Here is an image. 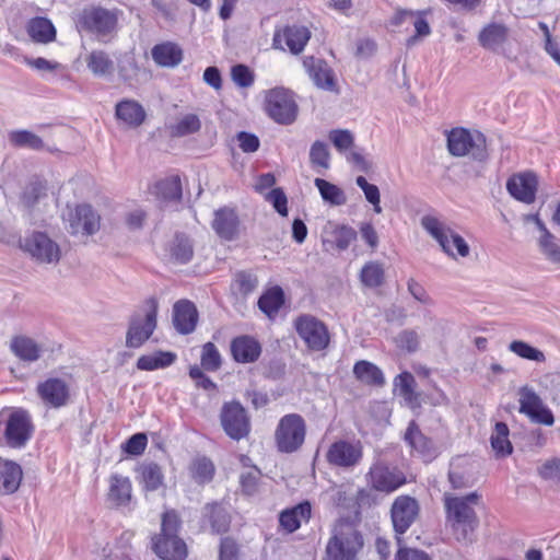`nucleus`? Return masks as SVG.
I'll return each instance as SVG.
<instances>
[{"label": "nucleus", "mask_w": 560, "mask_h": 560, "mask_svg": "<svg viewBox=\"0 0 560 560\" xmlns=\"http://www.w3.org/2000/svg\"><path fill=\"white\" fill-rule=\"evenodd\" d=\"M479 501L480 497L477 492H471L465 497L444 493L447 520L452 522L458 540H471L479 523L475 511V506L479 504Z\"/></svg>", "instance_id": "obj_1"}, {"label": "nucleus", "mask_w": 560, "mask_h": 560, "mask_svg": "<svg viewBox=\"0 0 560 560\" xmlns=\"http://www.w3.org/2000/svg\"><path fill=\"white\" fill-rule=\"evenodd\" d=\"M180 521L173 510L162 516L161 533L152 538V549L162 560H184L187 557L186 544L177 535Z\"/></svg>", "instance_id": "obj_2"}, {"label": "nucleus", "mask_w": 560, "mask_h": 560, "mask_svg": "<svg viewBox=\"0 0 560 560\" xmlns=\"http://www.w3.org/2000/svg\"><path fill=\"white\" fill-rule=\"evenodd\" d=\"M158 307V301L149 298L130 317L126 334L128 348H139L152 336L156 328Z\"/></svg>", "instance_id": "obj_3"}, {"label": "nucleus", "mask_w": 560, "mask_h": 560, "mask_svg": "<svg viewBox=\"0 0 560 560\" xmlns=\"http://www.w3.org/2000/svg\"><path fill=\"white\" fill-rule=\"evenodd\" d=\"M362 546V536L350 524L339 523L327 542L325 560H355Z\"/></svg>", "instance_id": "obj_4"}, {"label": "nucleus", "mask_w": 560, "mask_h": 560, "mask_svg": "<svg viewBox=\"0 0 560 560\" xmlns=\"http://www.w3.org/2000/svg\"><path fill=\"white\" fill-rule=\"evenodd\" d=\"M421 226L439 243L441 248L450 257H467L470 248L467 242L454 232L444 222L433 215H424L421 219Z\"/></svg>", "instance_id": "obj_5"}, {"label": "nucleus", "mask_w": 560, "mask_h": 560, "mask_svg": "<svg viewBox=\"0 0 560 560\" xmlns=\"http://www.w3.org/2000/svg\"><path fill=\"white\" fill-rule=\"evenodd\" d=\"M306 422L299 413L283 416L275 431V443L280 453L292 454L304 444Z\"/></svg>", "instance_id": "obj_6"}, {"label": "nucleus", "mask_w": 560, "mask_h": 560, "mask_svg": "<svg viewBox=\"0 0 560 560\" xmlns=\"http://www.w3.org/2000/svg\"><path fill=\"white\" fill-rule=\"evenodd\" d=\"M447 148L454 156H470L483 161L488 156L486 137L479 131L454 128L447 135Z\"/></svg>", "instance_id": "obj_7"}, {"label": "nucleus", "mask_w": 560, "mask_h": 560, "mask_svg": "<svg viewBox=\"0 0 560 560\" xmlns=\"http://www.w3.org/2000/svg\"><path fill=\"white\" fill-rule=\"evenodd\" d=\"M21 249L40 265H57L61 257L59 244L45 232H33L20 240Z\"/></svg>", "instance_id": "obj_8"}, {"label": "nucleus", "mask_w": 560, "mask_h": 560, "mask_svg": "<svg viewBox=\"0 0 560 560\" xmlns=\"http://www.w3.org/2000/svg\"><path fill=\"white\" fill-rule=\"evenodd\" d=\"M34 427L30 413L24 409H12L4 420V444L11 448H22L31 440Z\"/></svg>", "instance_id": "obj_9"}, {"label": "nucleus", "mask_w": 560, "mask_h": 560, "mask_svg": "<svg viewBox=\"0 0 560 560\" xmlns=\"http://www.w3.org/2000/svg\"><path fill=\"white\" fill-rule=\"evenodd\" d=\"M118 22L116 10L101 7L84 8L77 18V27L96 35H107L115 31Z\"/></svg>", "instance_id": "obj_10"}, {"label": "nucleus", "mask_w": 560, "mask_h": 560, "mask_svg": "<svg viewBox=\"0 0 560 560\" xmlns=\"http://www.w3.org/2000/svg\"><path fill=\"white\" fill-rule=\"evenodd\" d=\"M265 108L275 121L282 125L292 124L298 116L294 96L283 88H276L267 93Z\"/></svg>", "instance_id": "obj_11"}, {"label": "nucleus", "mask_w": 560, "mask_h": 560, "mask_svg": "<svg viewBox=\"0 0 560 560\" xmlns=\"http://www.w3.org/2000/svg\"><path fill=\"white\" fill-rule=\"evenodd\" d=\"M294 327L300 338L313 351L326 349L330 341V336L326 325L310 314H303L294 320Z\"/></svg>", "instance_id": "obj_12"}, {"label": "nucleus", "mask_w": 560, "mask_h": 560, "mask_svg": "<svg viewBox=\"0 0 560 560\" xmlns=\"http://www.w3.org/2000/svg\"><path fill=\"white\" fill-rule=\"evenodd\" d=\"M363 458V446L360 441L338 440L330 444L326 452L329 465L350 470L360 465Z\"/></svg>", "instance_id": "obj_13"}, {"label": "nucleus", "mask_w": 560, "mask_h": 560, "mask_svg": "<svg viewBox=\"0 0 560 560\" xmlns=\"http://www.w3.org/2000/svg\"><path fill=\"white\" fill-rule=\"evenodd\" d=\"M69 232L73 235L89 236L100 230L101 218L89 205L68 208L63 214Z\"/></svg>", "instance_id": "obj_14"}, {"label": "nucleus", "mask_w": 560, "mask_h": 560, "mask_svg": "<svg viewBox=\"0 0 560 560\" xmlns=\"http://www.w3.org/2000/svg\"><path fill=\"white\" fill-rule=\"evenodd\" d=\"M372 489L380 492H393L405 483L404 474L397 468H392L382 462L373 464L366 475Z\"/></svg>", "instance_id": "obj_15"}, {"label": "nucleus", "mask_w": 560, "mask_h": 560, "mask_svg": "<svg viewBox=\"0 0 560 560\" xmlns=\"http://www.w3.org/2000/svg\"><path fill=\"white\" fill-rule=\"evenodd\" d=\"M518 395L520 412L529 417L534 422L545 425L553 424L555 418L552 412L544 406L541 398L533 388L523 386L520 388Z\"/></svg>", "instance_id": "obj_16"}, {"label": "nucleus", "mask_w": 560, "mask_h": 560, "mask_svg": "<svg viewBox=\"0 0 560 560\" xmlns=\"http://www.w3.org/2000/svg\"><path fill=\"white\" fill-rule=\"evenodd\" d=\"M419 514V505L416 499L409 495H400L395 499L390 516L396 534H404L412 525Z\"/></svg>", "instance_id": "obj_17"}, {"label": "nucleus", "mask_w": 560, "mask_h": 560, "mask_svg": "<svg viewBox=\"0 0 560 560\" xmlns=\"http://www.w3.org/2000/svg\"><path fill=\"white\" fill-rule=\"evenodd\" d=\"M509 194L516 200L532 205L536 199L538 179L533 172H523L511 176L506 182Z\"/></svg>", "instance_id": "obj_18"}, {"label": "nucleus", "mask_w": 560, "mask_h": 560, "mask_svg": "<svg viewBox=\"0 0 560 560\" xmlns=\"http://www.w3.org/2000/svg\"><path fill=\"white\" fill-rule=\"evenodd\" d=\"M224 432L233 440L245 436V408L238 401L225 402L220 415Z\"/></svg>", "instance_id": "obj_19"}, {"label": "nucleus", "mask_w": 560, "mask_h": 560, "mask_svg": "<svg viewBox=\"0 0 560 560\" xmlns=\"http://www.w3.org/2000/svg\"><path fill=\"white\" fill-rule=\"evenodd\" d=\"M38 396L42 400L54 408L62 407L67 404L69 398L68 384L57 377H51L37 386Z\"/></svg>", "instance_id": "obj_20"}, {"label": "nucleus", "mask_w": 560, "mask_h": 560, "mask_svg": "<svg viewBox=\"0 0 560 560\" xmlns=\"http://www.w3.org/2000/svg\"><path fill=\"white\" fill-rule=\"evenodd\" d=\"M240 223V218L235 210L223 207L214 212L212 229L220 238L232 241L238 235Z\"/></svg>", "instance_id": "obj_21"}, {"label": "nucleus", "mask_w": 560, "mask_h": 560, "mask_svg": "<svg viewBox=\"0 0 560 560\" xmlns=\"http://www.w3.org/2000/svg\"><path fill=\"white\" fill-rule=\"evenodd\" d=\"M311 37V32L305 26L292 25L283 30L282 33H276L273 36V45L283 49V44L293 54H299Z\"/></svg>", "instance_id": "obj_22"}, {"label": "nucleus", "mask_w": 560, "mask_h": 560, "mask_svg": "<svg viewBox=\"0 0 560 560\" xmlns=\"http://www.w3.org/2000/svg\"><path fill=\"white\" fill-rule=\"evenodd\" d=\"M303 65L317 88L327 91H335V74L326 61L308 57L303 61Z\"/></svg>", "instance_id": "obj_23"}, {"label": "nucleus", "mask_w": 560, "mask_h": 560, "mask_svg": "<svg viewBox=\"0 0 560 560\" xmlns=\"http://www.w3.org/2000/svg\"><path fill=\"white\" fill-rule=\"evenodd\" d=\"M173 313L174 326L180 334L187 335L194 331L198 320V312L194 303L187 300L178 301L174 305Z\"/></svg>", "instance_id": "obj_24"}, {"label": "nucleus", "mask_w": 560, "mask_h": 560, "mask_svg": "<svg viewBox=\"0 0 560 560\" xmlns=\"http://www.w3.org/2000/svg\"><path fill=\"white\" fill-rule=\"evenodd\" d=\"M23 471L19 464L0 458V493L12 494L20 488Z\"/></svg>", "instance_id": "obj_25"}, {"label": "nucleus", "mask_w": 560, "mask_h": 560, "mask_svg": "<svg viewBox=\"0 0 560 560\" xmlns=\"http://www.w3.org/2000/svg\"><path fill=\"white\" fill-rule=\"evenodd\" d=\"M153 61L163 68H175L183 60V50L176 43L164 42L151 49Z\"/></svg>", "instance_id": "obj_26"}, {"label": "nucleus", "mask_w": 560, "mask_h": 560, "mask_svg": "<svg viewBox=\"0 0 560 560\" xmlns=\"http://www.w3.org/2000/svg\"><path fill=\"white\" fill-rule=\"evenodd\" d=\"M405 440L419 453L423 460L430 462L436 456V448L432 441L422 434L415 421L409 423Z\"/></svg>", "instance_id": "obj_27"}, {"label": "nucleus", "mask_w": 560, "mask_h": 560, "mask_svg": "<svg viewBox=\"0 0 560 560\" xmlns=\"http://www.w3.org/2000/svg\"><path fill=\"white\" fill-rule=\"evenodd\" d=\"M26 32L34 43L44 45L55 42L57 35L52 22L43 16L31 19L26 24Z\"/></svg>", "instance_id": "obj_28"}, {"label": "nucleus", "mask_w": 560, "mask_h": 560, "mask_svg": "<svg viewBox=\"0 0 560 560\" xmlns=\"http://www.w3.org/2000/svg\"><path fill=\"white\" fill-rule=\"evenodd\" d=\"M116 117L130 128H137L145 119V110L141 104L132 100H124L116 105Z\"/></svg>", "instance_id": "obj_29"}, {"label": "nucleus", "mask_w": 560, "mask_h": 560, "mask_svg": "<svg viewBox=\"0 0 560 560\" xmlns=\"http://www.w3.org/2000/svg\"><path fill=\"white\" fill-rule=\"evenodd\" d=\"M132 486L128 477L112 475L109 478L108 500L116 506L127 505L131 500Z\"/></svg>", "instance_id": "obj_30"}, {"label": "nucleus", "mask_w": 560, "mask_h": 560, "mask_svg": "<svg viewBox=\"0 0 560 560\" xmlns=\"http://www.w3.org/2000/svg\"><path fill=\"white\" fill-rule=\"evenodd\" d=\"M312 506L310 502L304 501L296 506L285 510L280 514V525L289 533L295 532L302 522H307L311 517Z\"/></svg>", "instance_id": "obj_31"}, {"label": "nucleus", "mask_w": 560, "mask_h": 560, "mask_svg": "<svg viewBox=\"0 0 560 560\" xmlns=\"http://www.w3.org/2000/svg\"><path fill=\"white\" fill-rule=\"evenodd\" d=\"M10 350L22 361L34 362L39 359L42 347L27 336H15L11 339Z\"/></svg>", "instance_id": "obj_32"}, {"label": "nucleus", "mask_w": 560, "mask_h": 560, "mask_svg": "<svg viewBox=\"0 0 560 560\" xmlns=\"http://www.w3.org/2000/svg\"><path fill=\"white\" fill-rule=\"evenodd\" d=\"M509 28L502 23H490L486 25L479 33L478 39L482 47L495 50L499 46L506 42Z\"/></svg>", "instance_id": "obj_33"}, {"label": "nucleus", "mask_w": 560, "mask_h": 560, "mask_svg": "<svg viewBox=\"0 0 560 560\" xmlns=\"http://www.w3.org/2000/svg\"><path fill=\"white\" fill-rule=\"evenodd\" d=\"M537 244L545 259L560 269V244L558 238L548 230L539 235Z\"/></svg>", "instance_id": "obj_34"}, {"label": "nucleus", "mask_w": 560, "mask_h": 560, "mask_svg": "<svg viewBox=\"0 0 560 560\" xmlns=\"http://www.w3.org/2000/svg\"><path fill=\"white\" fill-rule=\"evenodd\" d=\"M200 128L201 121L196 114L183 115L167 126L170 136L174 138H182L196 133Z\"/></svg>", "instance_id": "obj_35"}, {"label": "nucleus", "mask_w": 560, "mask_h": 560, "mask_svg": "<svg viewBox=\"0 0 560 560\" xmlns=\"http://www.w3.org/2000/svg\"><path fill=\"white\" fill-rule=\"evenodd\" d=\"M176 354L170 351H156L141 355L137 361V368L141 371H154L164 369L174 363Z\"/></svg>", "instance_id": "obj_36"}, {"label": "nucleus", "mask_w": 560, "mask_h": 560, "mask_svg": "<svg viewBox=\"0 0 560 560\" xmlns=\"http://www.w3.org/2000/svg\"><path fill=\"white\" fill-rule=\"evenodd\" d=\"M510 430L504 422H497L492 431L490 442L492 450L498 457L509 456L513 446L509 440Z\"/></svg>", "instance_id": "obj_37"}, {"label": "nucleus", "mask_w": 560, "mask_h": 560, "mask_svg": "<svg viewBox=\"0 0 560 560\" xmlns=\"http://www.w3.org/2000/svg\"><path fill=\"white\" fill-rule=\"evenodd\" d=\"M395 388L410 407L418 406V394L415 392L416 380L409 372L398 374L394 380Z\"/></svg>", "instance_id": "obj_38"}, {"label": "nucleus", "mask_w": 560, "mask_h": 560, "mask_svg": "<svg viewBox=\"0 0 560 560\" xmlns=\"http://www.w3.org/2000/svg\"><path fill=\"white\" fill-rule=\"evenodd\" d=\"M138 471L143 488L148 491H155L163 485L164 476L161 467L155 463L142 464Z\"/></svg>", "instance_id": "obj_39"}, {"label": "nucleus", "mask_w": 560, "mask_h": 560, "mask_svg": "<svg viewBox=\"0 0 560 560\" xmlns=\"http://www.w3.org/2000/svg\"><path fill=\"white\" fill-rule=\"evenodd\" d=\"M353 373L359 381L369 385L381 386L385 382L382 371L375 364L368 361L357 362Z\"/></svg>", "instance_id": "obj_40"}, {"label": "nucleus", "mask_w": 560, "mask_h": 560, "mask_svg": "<svg viewBox=\"0 0 560 560\" xmlns=\"http://www.w3.org/2000/svg\"><path fill=\"white\" fill-rule=\"evenodd\" d=\"M86 66L96 77H105L113 72L114 62L103 50H93L86 57Z\"/></svg>", "instance_id": "obj_41"}, {"label": "nucleus", "mask_w": 560, "mask_h": 560, "mask_svg": "<svg viewBox=\"0 0 560 560\" xmlns=\"http://www.w3.org/2000/svg\"><path fill=\"white\" fill-rule=\"evenodd\" d=\"M284 303V293L280 287L269 289L258 301L259 308L269 317L278 313Z\"/></svg>", "instance_id": "obj_42"}, {"label": "nucleus", "mask_w": 560, "mask_h": 560, "mask_svg": "<svg viewBox=\"0 0 560 560\" xmlns=\"http://www.w3.org/2000/svg\"><path fill=\"white\" fill-rule=\"evenodd\" d=\"M170 252L171 257L178 264H187L194 255L189 238L183 234H178L174 237Z\"/></svg>", "instance_id": "obj_43"}, {"label": "nucleus", "mask_w": 560, "mask_h": 560, "mask_svg": "<svg viewBox=\"0 0 560 560\" xmlns=\"http://www.w3.org/2000/svg\"><path fill=\"white\" fill-rule=\"evenodd\" d=\"M314 184L318 188L319 194L325 201L334 206H341L346 203L347 198L345 192L338 186L323 178H315Z\"/></svg>", "instance_id": "obj_44"}, {"label": "nucleus", "mask_w": 560, "mask_h": 560, "mask_svg": "<svg viewBox=\"0 0 560 560\" xmlns=\"http://www.w3.org/2000/svg\"><path fill=\"white\" fill-rule=\"evenodd\" d=\"M190 475L198 483L209 482L214 475V465L207 457L196 458L190 465Z\"/></svg>", "instance_id": "obj_45"}, {"label": "nucleus", "mask_w": 560, "mask_h": 560, "mask_svg": "<svg viewBox=\"0 0 560 560\" xmlns=\"http://www.w3.org/2000/svg\"><path fill=\"white\" fill-rule=\"evenodd\" d=\"M206 516L209 518L213 532L220 534L228 530L230 525V516L221 505H207Z\"/></svg>", "instance_id": "obj_46"}, {"label": "nucleus", "mask_w": 560, "mask_h": 560, "mask_svg": "<svg viewBox=\"0 0 560 560\" xmlns=\"http://www.w3.org/2000/svg\"><path fill=\"white\" fill-rule=\"evenodd\" d=\"M10 142L19 148L40 150L44 148L43 140L28 130H15L9 135Z\"/></svg>", "instance_id": "obj_47"}, {"label": "nucleus", "mask_w": 560, "mask_h": 560, "mask_svg": "<svg viewBox=\"0 0 560 560\" xmlns=\"http://www.w3.org/2000/svg\"><path fill=\"white\" fill-rule=\"evenodd\" d=\"M156 194L164 200H179L182 197L180 179L177 176L165 178L156 184Z\"/></svg>", "instance_id": "obj_48"}, {"label": "nucleus", "mask_w": 560, "mask_h": 560, "mask_svg": "<svg viewBox=\"0 0 560 560\" xmlns=\"http://www.w3.org/2000/svg\"><path fill=\"white\" fill-rule=\"evenodd\" d=\"M200 364L202 369L209 372H215L221 368L222 358L214 343L207 342L202 346Z\"/></svg>", "instance_id": "obj_49"}, {"label": "nucleus", "mask_w": 560, "mask_h": 560, "mask_svg": "<svg viewBox=\"0 0 560 560\" xmlns=\"http://www.w3.org/2000/svg\"><path fill=\"white\" fill-rule=\"evenodd\" d=\"M332 243L339 250H346L350 244L357 238V232L348 225H332L331 230Z\"/></svg>", "instance_id": "obj_50"}, {"label": "nucleus", "mask_w": 560, "mask_h": 560, "mask_svg": "<svg viewBox=\"0 0 560 560\" xmlns=\"http://www.w3.org/2000/svg\"><path fill=\"white\" fill-rule=\"evenodd\" d=\"M509 349L511 352L516 355L536 362H544L546 357L542 351L537 348L532 347L525 341L514 340L509 345Z\"/></svg>", "instance_id": "obj_51"}, {"label": "nucleus", "mask_w": 560, "mask_h": 560, "mask_svg": "<svg viewBox=\"0 0 560 560\" xmlns=\"http://www.w3.org/2000/svg\"><path fill=\"white\" fill-rule=\"evenodd\" d=\"M360 277L364 285L376 288L383 283L384 270L378 262L371 261L364 265Z\"/></svg>", "instance_id": "obj_52"}, {"label": "nucleus", "mask_w": 560, "mask_h": 560, "mask_svg": "<svg viewBox=\"0 0 560 560\" xmlns=\"http://www.w3.org/2000/svg\"><path fill=\"white\" fill-rule=\"evenodd\" d=\"M330 153L328 145L323 141H315L310 150V162L314 168H329Z\"/></svg>", "instance_id": "obj_53"}, {"label": "nucleus", "mask_w": 560, "mask_h": 560, "mask_svg": "<svg viewBox=\"0 0 560 560\" xmlns=\"http://www.w3.org/2000/svg\"><path fill=\"white\" fill-rule=\"evenodd\" d=\"M395 343L399 349L413 353L420 348V336L413 329H404L395 337Z\"/></svg>", "instance_id": "obj_54"}, {"label": "nucleus", "mask_w": 560, "mask_h": 560, "mask_svg": "<svg viewBox=\"0 0 560 560\" xmlns=\"http://www.w3.org/2000/svg\"><path fill=\"white\" fill-rule=\"evenodd\" d=\"M355 183L364 192L365 199L373 206L374 212L381 213L382 207L378 187L374 184H370L363 176H358Z\"/></svg>", "instance_id": "obj_55"}, {"label": "nucleus", "mask_w": 560, "mask_h": 560, "mask_svg": "<svg viewBox=\"0 0 560 560\" xmlns=\"http://www.w3.org/2000/svg\"><path fill=\"white\" fill-rule=\"evenodd\" d=\"M540 477L552 485L560 487V458H551L546 460L539 468Z\"/></svg>", "instance_id": "obj_56"}, {"label": "nucleus", "mask_w": 560, "mask_h": 560, "mask_svg": "<svg viewBox=\"0 0 560 560\" xmlns=\"http://www.w3.org/2000/svg\"><path fill=\"white\" fill-rule=\"evenodd\" d=\"M539 384L551 396L553 402L560 404V373L550 372L540 377Z\"/></svg>", "instance_id": "obj_57"}, {"label": "nucleus", "mask_w": 560, "mask_h": 560, "mask_svg": "<svg viewBox=\"0 0 560 560\" xmlns=\"http://www.w3.org/2000/svg\"><path fill=\"white\" fill-rule=\"evenodd\" d=\"M410 22L415 26L416 34L407 39L406 44L408 47L413 46L419 37L428 36L431 33L430 25L423 18L422 12H415V16L410 19Z\"/></svg>", "instance_id": "obj_58"}, {"label": "nucleus", "mask_w": 560, "mask_h": 560, "mask_svg": "<svg viewBox=\"0 0 560 560\" xmlns=\"http://www.w3.org/2000/svg\"><path fill=\"white\" fill-rule=\"evenodd\" d=\"M334 147L342 152L350 149L354 143L353 135L347 129H335L328 135Z\"/></svg>", "instance_id": "obj_59"}, {"label": "nucleus", "mask_w": 560, "mask_h": 560, "mask_svg": "<svg viewBox=\"0 0 560 560\" xmlns=\"http://www.w3.org/2000/svg\"><path fill=\"white\" fill-rule=\"evenodd\" d=\"M148 444V438L144 433H136L129 438L122 445V451L132 456L141 455Z\"/></svg>", "instance_id": "obj_60"}, {"label": "nucleus", "mask_w": 560, "mask_h": 560, "mask_svg": "<svg viewBox=\"0 0 560 560\" xmlns=\"http://www.w3.org/2000/svg\"><path fill=\"white\" fill-rule=\"evenodd\" d=\"M266 199L272 203L273 208L280 215H288V199L281 188H273L266 195Z\"/></svg>", "instance_id": "obj_61"}, {"label": "nucleus", "mask_w": 560, "mask_h": 560, "mask_svg": "<svg viewBox=\"0 0 560 560\" xmlns=\"http://www.w3.org/2000/svg\"><path fill=\"white\" fill-rule=\"evenodd\" d=\"M24 62L32 69L39 72H52L61 68V65L57 61H51L43 57L38 58H24Z\"/></svg>", "instance_id": "obj_62"}, {"label": "nucleus", "mask_w": 560, "mask_h": 560, "mask_svg": "<svg viewBox=\"0 0 560 560\" xmlns=\"http://www.w3.org/2000/svg\"><path fill=\"white\" fill-rule=\"evenodd\" d=\"M189 376L195 381L196 386L201 387L205 390H214L217 388L215 383H213L198 365L190 366Z\"/></svg>", "instance_id": "obj_63"}, {"label": "nucleus", "mask_w": 560, "mask_h": 560, "mask_svg": "<svg viewBox=\"0 0 560 560\" xmlns=\"http://www.w3.org/2000/svg\"><path fill=\"white\" fill-rule=\"evenodd\" d=\"M395 560H432L423 550L415 548H399Z\"/></svg>", "instance_id": "obj_64"}]
</instances>
